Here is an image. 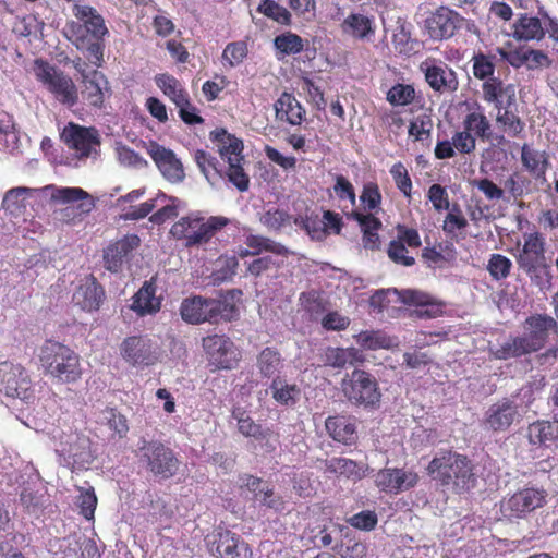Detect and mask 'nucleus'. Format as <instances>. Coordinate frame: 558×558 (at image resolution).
Wrapping results in <instances>:
<instances>
[{"mask_svg": "<svg viewBox=\"0 0 558 558\" xmlns=\"http://www.w3.org/2000/svg\"><path fill=\"white\" fill-rule=\"evenodd\" d=\"M256 10L278 24L286 26L291 24V13L275 0H262Z\"/></svg>", "mask_w": 558, "mask_h": 558, "instance_id": "de8ad7c7", "label": "nucleus"}, {"mask_svg": "<svg viewBox=\"0 0 558 558\" xmlns=\"http://www.w3.org/2000/svg\"><path fill=\"white\" fill-rule=\"evenodd\" d=\"M105 299V289L94 275H89L82 280L72 295L73 304L89 313L98 311Z\"/></svg>", "mask_w": 558, "mask_h": 558, "instance_id": "b1692460", "label": "nucleus"}, {"mask_svg": "<svg viewBox=\"0 0 558 558\" xmlns=\"http://www.w3.org/2000/svg\"><path fill=\"white\" fill-rule=\"evenodd\" d=\"M274 108L278 121L301 125L304 120L305 109L291 93L283 92L276 100Z\"/></svg>", "mask_w": 558, "mask_h": 558, "instance_id": "2f4dec72", "label": "nucleus"}, {"mask_svg": "<svg viewBox=\"0 0 558 558\" xmlns=\"http://www.w3.org/2000/svg\"><path fill=\"white\" fill-rule=\"evenodd\" d=\"M83 89L81 92L83 100L92 107L101 108L105 102V93L109 92V83L106 76L98 70L88 73H82Z\"/></svg>", "mask_w": 558, "mask_h": 558, "instance_id": "c85d7f7f", "label": "nucleus"}, {"mask_svg": "<svg viewBox=\"0 0 558 558\" xmlns=\"http://www.w3.org/2000/svg\"><path fill=\"white\" fill-rule=\"evenodd\" d=\"M426 470L438 485L456 494L469 492L476 482L472 461L453 450L437 452Z\"/></svg>", "mask_w": 558, "mask_h": 558, "instance_id": "7ed1b4c3", "label": "nucleus"}, {"mask_svg": "<svg viewBox=\"0 0 558 558\" xmlns=\"http://www.w3.org/2000/svg\"><path fill=\"white\" fill-rule=\"evenodd\" d=\"M347 218L359 223L362 231V243L365 250L377 251L380 246L378 230L383 223L374 214H363L359 210H351L345 214Z\"/></svg>", "mask_w": 558, "mask_h": 558, "instance_id": "c756f323", "label": "nucleus"}, {"mask_svg": "<svg viewBox=\"0 0 558 558\" xmlns=\"http://www.w3.org/2000/svg\"><path fill=\"white\" fill-rule=\"evenodd\" d=\"M340 387L347 400L354 405L371 409L379 405L381 392L375 376L369 372L355 368L345 374Z\"/></svg>", "mask_w": 558, "mask_h": 558, "instance_id": "0eeeda50", "label": "nucleus"}, {"mask_svg": "<svg viewBox=\"0 0 558 558\" xmlns=\"http://www.w3.org/2000/svg\"><path fill=\"white\" fill-rule=\"evenodd\" d=\"M105 420L109 428L120 438L124 437L129 432L126 417L114 408H106L104 410Z\"/></svg>", "mask_w": 558, "mask_h": 558, "instance_id": "13d9d810", "label": "nucleus"}, {"mask_svg": "<svg viewBox=\"0 0 558 558\" xmlns=\"http://www.w3.org/2000/svg\"><path fill=\"white\" fill-rule=\"evenodd\" d=\"M445 303L433 296L425 305L415 308L413 315L417 318L430 319L442 315Z\"/></svg>", "mask_w": 558, "mask_h": 558, "instance_id": "338daca9", "label": "nucleus"}, {"mask_svg": "<svg viewBox=\"0 0 558 558\" xmlns=\"http://www.w3.org/2000/svg\"><path fill=\"white\" fill-rule=\"evenodd\" d=\"M340 31L354 40H369L376 32L375 17L361 12H351L341 22Z\"/></svg>", "mask_w": 558, "mask_h": 558, "instance_id": "bb28decb", "label": "nucleus"}, {"mask_svg": "<svg viewBox=\"0 0 558 558\" xmlns=\"http://www.w3.org/2000/svg\"><path fill=\"white\" fill-rule=\"evenodd\" d=\"M46 190H51V199L56 203L71 204L89 198V194L81 187H58L47 185Z\"/></svg>", "mask_w": 558, "mask_h": 558, "instance_id": "09e8293b", "label": "nucleus"}, {"mask_svg": "<svg viewBox=\"0 0 558 558\" xmlns=\"http://www.w3.org/2000/svg\"><path fill=\"white\" fill-rule=\"evenodd\" d=\"M526 438L530 445L546 449L558 448V417L536 420L527 425Z\"/></svg>", "mask_w": 558, "mask_h": 558, "instance_id": "a878e982", "label": "nucleus"}, {"mask_svg": "<svg viewBox=\"0 0 558 558\" xmlns=\"http://www.w3.org/2000/svg\"><path fill=\"white\" fill-rule=\"evenodd\" d=\"M325 427L328 435L337 442L350 446L357 440L355 418L352 416H328Z\"/></svg>", "mask_w": 558, "mask_h": 558, "instance_id": "7c9ffc66", "label": "nucleus"}, {"mask_svg": "<svg viewBox=\"0 0 558 558\" xmlns=\"http://www.w3.org/2000/svg\"><path fill=\"white\" fill-rule=\"evenodd\" d=\"M60 137L80 158H88L100 145L99 134L95 128H86L73 122L64 126Z\"/></svg>", "mask_w": 558, "mask_h": 558, "instance_id": "dca6fc26", "label": "nucleus"}, {"mask_svg": "<svg viewBox=\"0 0 558 558\" xmlns=\"http://www.w3.org/2000/svg\"><path fill=\"white\" fill-rule=\"evenodd\" d=\"M231 416L236 421L238 430L245 437H264L268 432H263V427L255 423L248 412L242 407H234Z\"/></svg>", "mask_w": 558, "mask_h": 558, "instance_id": "79ce46f5", "label": "nucleus"}, {"mask_svg": "<svg viewBox=\"0 0 558 558\" xmlns=\"http://www.w3.org/2000/svg\"><path fill=\"white\" fill-rule=\"evenodd\" d=\"M270 390L274 400L284 407H294L301 397V388L296 384H288L279 376L272 379Z\"/></svg>", "mask_w": 558, "mask_h": 558, "instance_id": "4c0bfd02", "label": "nucleus"}, {"mask_svg": "<svg viewBox=\"0 0 558 558\" xmlns=\"http://www.w3.org/2000/svg\"><path fill=\"white\" fill-rule=\"evenodd\" d=\"M228 223L227 218L213 216L208 219L195 214L181 217L170 228V234L183 241L186 247L201 245L210 241L215 233Z\"/></svg>", "mask_w": 558, "mask_h": 558, "instance_id": "423d86ee", "label": "nucleus"}, {"mask_svg": "<svg viewBox=\"0 0 558 558\" xmlns=\"http://www.w3.org/2000/svg\"><path fill=\"white\" fill-rule=\"evenodd\" d=\"M326 472L343 476L348 480H361L364 476L363 466L348 458L333 457L325 461Z\"/></svg>", "mask_w": 558, "mask_h": 558, "instance_id": "58836bf2", "label": "nucleus"}, {"mask_svg": "<svg viewBox=\"0 0 558 558\" xmlns=\"http://www.w3.org/2000/svg\"><path fill=\"white\" fill-rule=\"evenodd\" d=\"M496 59L497 53H484L482 51L474 53L471 59L474 77L483 81V83L492 78H498V76H494Z\"/></svg>", "mask_w": 558, "mask_h": 558, "instance_id": "a19ab883", "label": "nucleus"}, {"mask_svg": "<svg viewBox=\"0 0 558 558\" xmlns=\"http://www.w3.org/2000/svg\"><path fill=\"white\" fill-rule=\"evenodd\" d=\"M519 415L518 404L509 398H502L488 408L483 423L487 429L505 432L513 424Z\"/></svg>", "mask_w": 558, "mask_h": 558, "instance_id": "5701e85b", "label": "nucleus"}, {"mask_svg": "<svg viewBox=\"0 0 558 558\" xmlns=\"http://www.w3.org/2000/svg\"><path fill=\"white\" fill-rule=\"evenodd\" d=\"M386 98L392 106H408L415 99V89L410 84L398 83L387 92Z\"/></svg>", "mask_w": 558, "mask_h": 558, "instance_id": "603ef678", "label": "nucleus"}, {"mask_svg": "<svg viewBox=\"0 0 558 558\" xmlns=\"http://www.w3.org/2000/svg\"><path fill=\"white\" fill-rule=\"evenodd\" d=\"M387 254L388 257L398 265L410 267L415 264V258L408 255V250L404 243H401V241H397L396 239L390 241Z\"/></svg>", "mask_w": 558, "mask_h": 558, "instance_id": "052dcab7", "label": "nucleus"}, {"mask_svg": "<svg viewBox=\"0 0 558 558\" xmlns=\"http://www.w3.org/2000/svg\"><path fill=\"white\" fill-rule=\"evenodd\" d=\"M464 22L465 19L456 11L440 7L425 20V27L432 39L446 40L451 38Z\"/></svg>", "mask_w": 558, "mask_h": 558, "instance_id": "f3484780", "label": "nucleus"}, {"mask_svg": "<svg viewBox=\"0 0 558 558\" xmlns=\"http://www.w3.org/2000/svg\"><path fill=\"white\" fill-rule=\"evenodd\" d=\"M218 265L220 267L215 271V279L227 281L231 280L236 274L239 260L235 256H225L218 259Z\"/></svg>", "mask_w": 558, "mask_h": 558, "instance_id": "69168bd1", "label": "nucleus"}, {"mask_svg": "<svg viewBox=\"0 0 558 558\" xmlns=\"http://www.w3.org/2000/svg\"><path fill=\"white\" fill-rule=\"evenodd\" d=\"M36 76L54 98L68 107L77 102V88L73 80L58 68L44 60H36Z\"/></svg>", "mask_w": 558, "mask_h": 558, "instance_id": "9b49d317", "label": "nucleus"}, {"mask_svg": "<svg viewBox=\"0 0 558 558\" xmlns=\"http://www.w3.org/2000/svg\"><path fill=\"white\" fill-rule=\"evenodd\" d=\"M0 395L25 402L34 398L33 381L24 366L11 361L0 362Z\"/></svg>", "mask_w": 558, "mask_h": 558, "instance_id": "f8f14e48", "label": "nucleus"}, {"mask_svg": "<svg viewBox=\"0 0 558 558\" xmlns=\"http://www.w3.org/2000/svg\"><path fill=\"white\" fill-rule=\"evenodd\" d=\"M513 107L504 108L498 111L496 121L504 128V131L511 137H520L524 131V121L512 111Z\"/></svg>", "mask_w": 558, "mask_h": 558, "instance_id": "c03bdc74", "label": "nucleus"}, {"mask_svg": "<svg viewBox=\"0 0 558 558\" xmlns=\"http://www.w3.org/2000/svg\"><path fill=\"white\" fill-rule=\"evenodd\" d=\"M210 140L217 146V150L228 165L225 169L216 157L210 153L197 149L194 159L211 186L218 185L225 179L234 185L240 192H245L250 187V177L244 170L243 142L225 129H216L210 132Z\"/></svg>", "mask_w": 558, "mask_h": 558, "instance_id": "f257e3e1", "label": "nucleus"}, {"mask_svg": "<svg viewBox=\"0 0 558 558\" xmlns=\"http://www.w3.org/2000/svg\"><path fill=\"white\" fill-rule=\"evenodd\" d=\"M73 14L83 23L86 32L90 34L93 39H104L108 34L105 20L95 8L86 4H75L73 7Z\"/></svg>", "mask_w": 558, "mask_h": 558, "instance_id": "473e14b6", "label": "nucleus"}, {"mask_svg": "<svg viewBox=\"0 0 558 558\" xmlns=\"http://www.w3.org/2000/svg\"><path fill=\"white\" fill-rule=\"evenodd\" d=\"M557 330V322L547 314H534L525 318L524 333L509 336L497 347L489 348V354L496 360H510L529 355L542 350L551 331Z\"/></svg>", "mask_w": 558, "mask_h": 558, "instance_id": "f03ea898", "label": "nucleus"}, {"mask_svg": "<svg viewBox=\"0 0 558 558\" xmlns=\"http://www.w3.org/2000/svg\"><path fill=\"white\" fill-rule=\"evenodd\" d=\"M203 349L211 365L218 369H232L241 360V352L225 335H209L203 338Z\"/></svg>", "mask_w": 558, "mask_h": 558, "instance_id": "ddd939ff", "label": "nucleus"}, {"mask_svg": "<svg viewBox=\"0 0 558 558\" xmlns=\"http://www.w3.org/2000/svg\"><path fill=\"white\" fill-rule=\"evenodd\" d=\"M167 194L159 192L155 198L148 199L138 206H132L125 213V218L130 220H140L147 217L157 206L159 201H166Z\"/></svg>", "mask_w": 558, "mask_h": 558, "instance_id": "4d7b16f0", "label": "nucleus"}, {"mask_svg": "<svg viewBox=\"0 0 558 558\" xmlns=\"http://www.w3.org/2000/svg\"><path fill=\"white\" fill-rule=\"evenodd\" d=\"M39 361L44 372L60 384H74L82 378L80 355L58 341H46L40 349Z\"/></svg>", "mask_w": 558, "mask_h": 558, "instance_id": "39448f33", "label": "nucleus"}, {"mask_svg": "<svg viewBox=\"0 0 558 558\" xmlns=\"http://www.w3.org/2000/svg\"><path fill=\"white\" fill-rule=\"evenodd\" d=\"M256 366L264 378H272L283 368V359L274 347L264 348L257 355Z\"/></svg>", "mask_w": 558, "mask_h": 558, "instance_id": "e433bc0d", "label": "nucleus"}, {"mask_svg": "<svg viewBox=\"0 0 558 558\" xmlns=\"http://www.w3.org/2000/svg\"><path fill=\"white\" fill-rule=\"evenodd\" d=\"M245 41L229 43L222 51V63L225 66L234 68L241 64L247 56Z\"/></svg>", "mask_w": 558, "mask_h": 558, "instance_id": "3c124183", "label": "nucleus"}, {"mask_svg": "<svg viewBox=\"0 0 558 558\" xmlns=\"http://www.w3.org/2000/svg\"><path fill=\"white\" fill-rule=\"evenodd\" d=\"M433 130V120L428 114H420L410 122L409 135L415 141H423L424 136L428 137Z\"/></svg>", "mask_w": 558, "mask_h": 558, "instance_id": "bf43d9fd", "label": "nucleus"}, {"mask_svg": "<svg viewBox=\"0 0 558 558\" xmlns=\"http://www.w3.org/2000/svg\"><path fill=\"white\" fill-rule=\"evenodd\" d=\"M390 174L397 189L405 197H411L413 185L407 167L401 161L396 162L390 168Z\"/></svg>", "mask_w": 558, "mask_h": 558, "instance_id": "864d4df0", "label": "nucleus"}, {"mask_svg": "<svg viewBox=\"0 0 558 558\" xmlns=\"http://www.w3.org/2000/svg\"><path fill=\"white\" fill-rule=\"evenodd\" d=\"M418 480V474L415 471L385 468L375 475V485L383 493L397 495L415 487Z\"/></svg>", "mask_w": 558, "mask_h": 558, "instance_id": "a211bd4d", "label": "nucleus"}, {"mask_svg": "<svg viewBox=\"0 0 558 558\" xmlns=\"http://www.w3.org/2000/svg\"><path fill=\"white\" fill-rule=\"evenodd\" d=\"M245 244L251 248V253L256 255L264 251L280 256H287L289 253L284 245L263 235L250 234L245 239Z\"/></svg>", "mask_w": 558, "mask_h": 558, "instance_id": "37998d69", "label": "nucleus"}, {"mask_svg": "<svg viewBox=\"0 0 558 558\" xmlns=\"http://www.w3.org/2000/svg\"><path fill=\"white\" fill-rule=\"evenodd\" d=\"M355 342L364 350H389L398 345L396 338L384 330H363L354 336Z\"/></svg>", "mask_w": 558, "mask_h": 558, "instance_id": "f704fd0d", "label": "nucleus"}, {"mask_svg": "<svg viewBox=\"0 0 558 558\" xmlns=\"http://www.w3.org/2000/svg\"><path fill=\"white\" fill-rule=\"evenodd\" d=\"M210 550L219 558H253L248 543L230 530H219L213 534Z\"/></svg>", "mask_w": 558, "mask_h": 558, "instance_id": "6ab92c4d", "label": "nucleus"}, {"mask_svg": "<svg viewBox=\"0 0 558 558\" xmlns=\"http://www.w3.org/2000/svg\"><path fill=\"white\" fill-rule=\"evenodd\" d=\"M138 461L160 480L173 477L180 466V460L174 451L159 440H143L138 448Z\"/></svg>", "mask_w": 558, "mask_h": 558, "instance_id": "1a4fd4ad", "label": "nucleus"}, {"mask_svg": "<svg viewBox=\"0 0 558 558\" xmlns=\"http://www.w3.org/2000/svg\"><path fill=\"white\" fill-rule=\"evenodd\" d=\"M148 154L167 181L173 184L183 182L185 179L184 168L173 150L153 142Z\"/></svg>", "mask_w": 558, "mask_h": 558, "instance_id": "412c9836", "label": "nucleus"}, {"mask_svg": "<svg viewBox=\"0 0 558 558\" xmlns=\"http://www.w3.org/2000/svg\"><path fill=\"white\" fill-rule=\"evenodd\" d=\"M544 36V27L536 16L523 14L513 24V37L517 40H541Z\"/></svg>", "mask_w": 558, "mask_h": 558, "instance_id": "c9c22d12", "label": "nucleus"}, {"mask_svg": "<svg viewBox=\"0 0 558 558\" xmlns=\"http://www.w3.org/2000/svg\"><path fill=\"white\" fill-rule=\"evenodd\" d=\"M141 238L135 233L125 234L121 239L111 242L104 250V266L110 272L122 271L134 256V251L141 246Z\"/></svg>", "mask_w": 558, "mask_h": 558, "instance_id": "2eb2a0df", "label": "nucleus"}, {"mask_svg": "<svg viewBox=\"0 0 558 558\" xmlns=\"http://www.w3.org/2000/svg\"><path fill=\"white\" fill-rule=\"evenodd\" d=\"M290 219L287 211L282 209H269L265 211L260 217V222L268 230L279 231Z\"/></svg>", "mask_w": 558, "mask_h": 558, "instance_id": "680f3d73", "label": "nucleus"}, {"mask_svg": "<svg viewBox=\"0 0 558 558\" xmlns=\"http://www.w3.org/2000/svg\"><path fill=\"white\" fill-rule=\"evenodd\" d=\"M547 497L543 486L525 485L501 500L500 511L509 521L526 519L547 504Z\"/></svg>", "mask_w": 558, "mask_h": 558, "instance_id": "6e6552de", "label": "nucleus"}, {"mask_svg": "<svg viewBox=\"0 0 558 558\" xmlns=\"http://www.w3.org/2000/svg\"><path fill=\"white\" fill-rule=\"evenodd\" d=\"M347 522L361 531H372L378 523V518L375 511L364 510L350 517Z\"/></svg>", "mask_w": 558, "mask_h": 558, "instance_id": "e2e57ef3", "label": "nucleus"}, {"mask_svg": "<svg viewBox=\"0 0 558 558\" xmlns=\"http://www.w3.org/2000/svg\"><path fill=\"white\" fill-rule=\"evenodd\" d=\"M155 83L158 88L167 96L177 107L189 105L190 95L183 87L181 82L168 73L157 74Z\"/></svg>", "mask_w": 558, "mask_h": 558, "instance_id": "72a5a7b5", "label": "nucleus"}, {"mask_svg": "<svg viewBox=\"0 0 558 558\" xmlns=\"http://www.w3.org/2000/svg\"><path fill=\"white\" fill-rule=\"evenodd\" d=\"M456 153L460 155H472L466 146L464 147L459 143L457 132L453 133L451 141H439L434 149L435 157L440 160L450 159L456 156Z\"/></svg>", "mask_w": 558, "mask_h": 558, "instance_id": "8fccbe9b", "label": "nucleus"}, {"mask_svg": "<svg viewBox=\"0 0 558 558\" xmlns=\"http://www.w3.org/2000/svg\"><path fill=\"white\" fill-rule=\"evenodd\" d=\"M521 252L517 256V263L527 276L533 278L538 270L546 268L545 238L541 232L525 233Z\"/></svg>", "mask_w": 558, "mask_h": 558, "instance_id": "4468645a", "label": "nucleus"}, {"mask_svg": "<svg viewBox=\"0 0 558 558\" xmlns=\"http://www.w3.org/2000/svg\"><path fill=\"white\" fill-rule=\"evenodd\" d=\"M156 278L146 280L140 290L133 295L130 308L138 316L155 315L161 308L160 296L156 295Z\"/></svg>", "mask_w": 558, "mask_h": 558, "instance_id": "cd10ccee", "label": "nucleus"}, {"mask_svg": "<svg viewBox=\"0 0 558 558\" xmlns=\"http://www.w3.org/2000/svg\"><path fill=\"white\" fill-rule=\"evenodd\" d=\"M360 202L367 214H377L381 208L383 196L376 182H367L363 185Z\"/></svg>", "mask_w": 558, "mask_h": 558, "instance_id": "a18cd8bd", "label": "nucleus"}, {"mask_svg": "<svg viewBox=\"0 0 558 558\" xmlns=\"http://www.w3.org/2000/svg\"><path fill=\"white\" fill-rule=\"evenodd\" d=\"M274 46L284 56L296 54L303 51L304 40L298 34L286 32L276 36Z\"/></svg>", "mask_w": 558, "mask_h": 558, "instance_id": "49530a36", "label": "nucleus"}, {"mask_svg": "<svg viewBox=\"0 0 558 558\" xmlns=\"http://www.w3.org/2000/svg\"><path fill=\"white\" fill-rule=\"evenodd\" d=\"M120 352L132 365H151L157 361L153 340L147 336L126 337L120 345Z\"/></svg>", "mask_w": 558, "mask_h": 558, "instance_id": "4be33fe9", "label": "nucleus"}, {"mask_svg": "<svg viewBox=\"0 0 558 558\" xmlns=\"http://www.w3.org/2000/svg\"><path fill=\"white\" fill-rule=\"evenodd\" d=\"M341 558H365L367 555V545L361 541L349 539L341 545Z\"/></svg>", "mask_w": 558, "mask_h": 558, "instance_id": "774afa93", "label": "nucleus"}, {"mask_svg": "<svg viewBox=\"0 0 558 558\" xmlns=\"http://www.w3.org/2000/svg\"><path fill=\"white\" fill-rule=\"evenodd\" d=\"M521 161L523 167L536 178L545 175L548 168L546 153L530 148L526 144L521 149Z\"/></svg>", "mask_w": 558, "mask_h": 558, "instance_id": "ea45409f", "label": "nucleus"}, {"mask_svg": "<svg viewBox=\"0 0 558 558\" xmlns=\"http://www.w3.org/2000/svg\"><path fill=\"white\" fill-rule=\"evenodd\" d=\"M482 98L485 102L494 105L500 111L504 108L517 106V87L501 78H492L482 84Z\"/></svg>", "mask_w": 558, "mask_h": 558, "instance_id": "393cba45", "label": "nucleus"}, {"mask_svg": "<svg viewBox=\"0 0 558 558\" xmlns=\"http://www.w3.org/2000/svg\"><path fill=\"white\" fill-rule=\"evenodd\" d=\"M512 262L501 254H492L488 260L487 269L490 276L496 280L506 279L510 275Z\"/></svg>", "mask_w": 558, "mask_h": 558, "instance_id": "6e6d98bb", "label": "nucleus"}, {"mask_svg": "<svg viewBox=\"0 0 558 558\" xmlns=\"http://www.w3.org/2000/svg\"><path fill=\"white\" fill-rule=\"evenodd\" d=\"M427 197L433 204L434 209L438 213L447 210L450 207L447 190L438 183L432 184L429 186Z\"/></svg>", "mask_w": 558, "mask_h": 558, "instance_id": "0e129e2a", "label": "nucleus"}, {"mask_svg": "<svg viewBox=\"0 0 558 558\" xmlns=\"http://www.w3.org/2000/svg\"><path fill=\"white\" fill-rule=\"evenodd\" d=\"M425 81L437 93H453L459 87L457 73L441 61H425L421 64Z\"/></svg>", "mask_w": 558, "mask_h": 558, "instance_id": "aec40b11", "label": "nucleus"}, {"mask_svg": "<svg viewBox=\"0 0 558 558\" xmlns=\"http://www.w3.org/2000/svg\"><path fill=\"white\" fill-rule=\"evenodd\" d=\"M97 502L98 499L93 487L80 489V495L77 496V506L80 508V513L86 520L94 519Z\"/></svg>", "mask_w": 558, "mask_h": 558, "instance_id": "5fc2aeb1", "label": "nucleus"}, {"mask_svg": "<svg viewBox=\"0 0 558 558\" xmlns=\"http://www.w3.org/2000/svg\"><path fill=\"white\" fill-rule=\"evenodd\" d=\"M456 132L459 143L466 146L471 154L476 150L477 142L492 143L495 140L492 121L486 116L485 109L477 102L468 108L461 122V130Z\"/></svg>", "mask_w": 558, "mask_h": 558, "instance_id": "9d476101", "label": "nucleus"}, {"mask_svg": "<svg viewBox=\"0 0 558 558\" xmlns=\"http://www.w3.org/2000/svg\"><path fill=\"white\" fill-rule=\"evenodd\" d=\"M181 318L192 325L204 323L219 324L231 322L239 315L233 300V292L220 294L218 298L193 295L185 298L180 305Z\"/></svg>", "mask_w": 558, "mask_h": 558, "instance_id": "20e7f679", "label": "nucleus"}]
</instances>
